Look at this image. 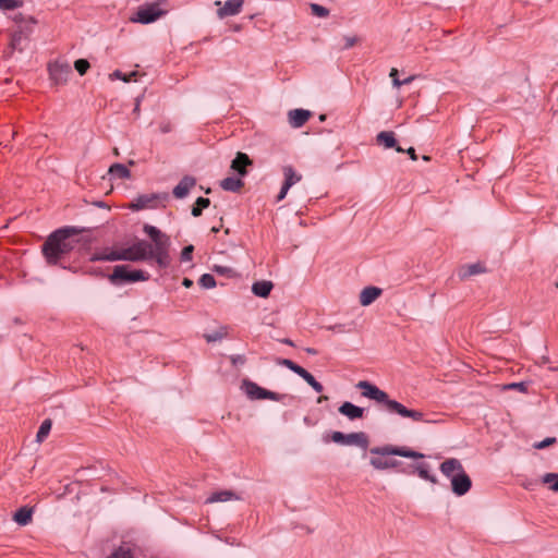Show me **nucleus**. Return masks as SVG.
Masks as SVG:
<instances>
[{
	"label": "nucleus",
	"mask_w": 558,
	"mask_h": 558,
	"mask_svg": "<svg viewBox=\"0 0 558 558\" xmlns=\"http://www.w3.org/2000/svg\"><path fill=\"white\" fill-rule=\"evenodd\" d=\"M311 387L317 391V392H322L323 391V385L320 383H318L317 380H315V383H312Z\"/></svg>",
	"instance_id": "09e8293b"
},
{
	"label": "nucleus",
	"mask_w": 558,
	"mask_h": 558,
	"mask_svg": "<svg viewBox=\"0 0 558 558\" xmlns=\"http://www.w3.org/2000/svg\"><path fill=\"white\" fill-rule=\"evenodd\" d=\"M182 283L184 287L190 288V287H192L193 281L189 278H184Z\"/></svg>",
	"instance_id": "3c124183"
},
{
	"label": "nucleus",
	"mask_w": 558,
	"mask_h": 558,
	"mask_svg": "<svg viewBox=\"0 0 558 558\" xmlns=\"http://www.w3.org/2000/svg\"><path fill=\"white\" fill-rule=\"evenodd\" d=\"M108 558H134L133 550L128 546L116 549Z\"/></svg>",
	"instance_id": "c85d7f7f"
},
{
	"label": "nucleus",
	"mask_w": 558,
	"mask_h": 558,
	"mask_svg": "<svg viewBox=\"0 0 558 558\" xmlns=\"http://www.w3.org/2000/svg\"><path fill=\"white\" fill-rule=\"evenodd\" d=\"M196 184V181L192 177H184L179 184L173 189V195L177 198L185 197L191 189H193Z\"/></svg>",
	"instance_id": "2eb2a0df"
},
{
	"label": "nucleus",
	"mask_w": 558,
	"mask_h": 558,
	"mask_svg": "<svg viewBox=\"0 0 558 558\" xmlns=\"http://www.w3.org/2000/svg\"><path fill=\"white\" fill-rule=\"evenodd\" d=\"M413 77H408L404 81H401L402 85L411 83Z\"/></svg>",
	"instance_id": "864d4df0"
},
{
	"label": "nucleus",
	"mask_w": 558,
	"mask_h": 558,
	"mask_svg": "<svg viewBox=\"0 0 558 558\" xmlns=\"http://www.w3.org/2000/svg\"><path fill=\"white\" fill-rule=\"evenodd\" d=\"M283 342L289 344V345H293V342L291 340H289V339H286Z\"/></svg>",
	"instance_id": "6e6d98bb"
},
{
	"label": "nucleus",
	"mask_w": 558,
	"mask_h": 558,
	"mask_svg": "<svg viewBox=\"0 0 558 558\" xmlns=\"http://www.w3.org/2000/svg\"><path fill=\"white\" fill-rule=\"evenodd\" d=\"M505 389H515V390H519L521 392H525L526 391V385L524 383H512V384H509V385L505 386Z\"/></svg>",
	"instance_id": "37998d69"
},
{
	"label": "nucleus",
	"mask_w": 558,
	"mask_h": 558,
	"mask_svg": "<svg viewBox=\"0 0 558 558\" xmlns=\"http://www.w3.org/2000/svg\"><path fill=\"white\" fill-rule=\"evenodd\" d=\"M339 412L347 416L349 420H356L363 417L364 410L351 402H343L340 408Z\"/></svg>",
	"instance_id": "f3484780"
},
{
	"label": "nucleus",
	"mask_w": 558,
	"mask_h": 558,
	"mask_svg": "<svg viewBox=\"0 0 558 558\" xmlns=\"http://www.w3.org/2000/svg\"><path fill=\"white\" fill-rule=\"evenodd\" d=\"M279 363L281 365L288 367L289 369H291L295 374H299V372L302 369V366L295 364L294 362H292L291 360H288V359H283Z\"/></svg>",
	"instance_id": "e433bc0d"
},
{
	"label": "nucleus",
	"mask_w": 558,
	"mask_h": 558,
	"mask_svg": "<svg viewBox=\"0 0 558 558\" xmlns=\"http://www.w3.org/2000/svg\"><path fill=\"white\" fill-rule=\"evenodd\" d=\"M251 165L248 156L244 153H238L233 159L231 168L236 171L240 175L246 174V167Z\"/></svg>",
	"instance_id": "6ab92c4d"
},
{
	"label": "nucleus",
	"mask_w": 558,
	"mask_h": 558,
	"mask_svg": "<svg viewBox=\"0 0 558 558\" xmlns=\"http://www.w3.org/2000/svg\"><path fill=\"white\" fill-rule=\"evenodd\" d=\"M300 377H302L310 386L312 385V383H315V378L314 376L308 373L305 368L302 367V369L299 372L298 374Z\"/></svg>",
	"instance_id": "a19ab883"
},
{
	"label": "nucleus",
	"mask_w": 558,
	"mask_h": 558,
	"mask_svg": "<svg viewBox=\"0 0 558 558\" xmlns=\"http://www.w3.org/2000/svg\"><path fill=\"white\" fill-rule=\"evenodd\" d=\"M194 246L187 245L181 252V262H191L193 258Z\"/></svg>",
	"instance_id": "c9c22d12"
},
{
	"label": "nucleus",
	"mask_w": 558,
	"mask_h": 558,
	"mask_svg": "<svg viewBox=\"0 0 558 558\" xmlns=\"http://www.w3.org/2000/svg\"><path fill=\"white\" fill-rule=\"evenodd\" d=\"M441 473L452 481V478H457L460 476V473L464 471L461 462L457 459H447L440 464Z\"/></svg>",
	"instance_id": "9b49d317"
},
{
	"label": "nucleus",
	"mask_w": 558,
	"mask_h": 558,
	"mask_svg": "<svg viewBox=\"0 0 558 558\" xmlns=\"http://www.w3.org/2000/svg\"><path fill=\"white\" fill-rule=\"evenodd\" d=\"M300 377H302L310 386L312 385V383H315V378L314 376L308 373L305 368L302 367V369L299 372L298 374Z\"/></svg>",
	"instance_id": "79ce46f5"
},
{
	"label": "nucleus",
	"mask_w": 558,
	"mask_h": 558,
	"mask_svg": "<svg viewBox=\"0 0 558 558\" xmlns=\"http://www.w3.org/2000/svg\"><path fill=\"white\" fill-rule=\"evenodd\" d=\"M279 363L281 365L288 367L289 369H291L295 374H299V372L302 369V366L295 364L294 362H292L291 360H288V359H283Z\"/></svg>",
	"instance_id": "4c0bfd02"
},
{
	"label": "nucleus",
	"mask_w": 558,
	"mask_h": 558,
	"mask_svg": "<svg viewBox=\"0 0 558 558\" xmlns=\"http://www.w3.org/2000/svg\"><path fill=\"white\" fill-rule=\"evenodd\" d=\"M311 10L313 14L325 17L328 15V10L319 4H311Z\"/></svg>",
	"instance_id": "58836bf2"
},
{
	"label": "nucleus",
	"mask_w": 558,
	"mask_h": 558,
	"mask_svg": "<svg viewBox=\"0 0 558 558\" xmlns=\"http://www.w3.org/2000/svg\"><path fill=\"white\" fill-rule=\"evenodd\" d=\"M356 387L362 391L363 397L372 399L378 403H384L385 409L390 413H396L401 417L411 418L414 422L436 423L434 420L426 418L422 411L408 409L402 403L390 399L384 390H380L377 386L368 381H359Z\"/></svg>",
	"instance_id": "f03ea898"
},
{
	"label": "nucleus",
	"mask_w": 558,
	"mask_h": 558,
	"mask_svg": "<svg viewBox=\"0 0 558 558\" xmlns=\"http://www.w3.org/2000/svg\"><path fill=\"white\" fill-rule=\"evenodd\" d=\"M484 271V268L480 264H473L466 267L464 276L477 275Z\"/></svg>",
	"instance_id": "ea45409f"
},
{
	"label": "nucleus",
	"mask_w": 558,
	"mask_h": 558,
	"mask_svg": "<svg viewBox=\"0 0 558 558\" xmlns=\"http://www.w3.org/2000/svg\"><path fill=\"white\" fill-rule=\"evenodd\" d=\"M283 175H284V182L282 184L281 191L279 195L277 196V201H282L289 189L301 181L302 175L298 173L291 166H286L282 169Z\"/></svg>",
	"instance_id": "6e6552de"
},
{
	"label": "nucleus",
	"mask_w": 558,
	"mask_h": 558,
	"mask_svg": "<svg viewBox=\"0 0 558 558\" xmlns=\"http://www.w3.org/2000/svg\"><path fill=\"white\" fill-rule=\"evenodd\" d=\"M199 284L205 289H211L216 287V280L211 275L205 274L199 278Z\"/></svg>",
	"instance_id": "72a5a7b5"
},
{
	"label": "nucleus",
	"mask_w": 558,
	"mask_h": 558,
	"mask_svg": "<svg viewBox=\"0 0 558 558\" xmlns=\"http://www.w3.org/2000/svg\"><path fill=\"white\" fill-rule=\"evenodd\" d=\"M555 441H556V438H554V437H549V438L544 439V440H543V441H541V442L535 444V446H534V447H535L536 449H544V448H546V447H548V446L553 445Z\"/></svg>",
	"instance_id": "c03bdc74"
},
{
	"label": "nucleus",
	"mask_w": 558,
	"mask_h": 558,
	"mask_svg": "<svg viewBox=\"0 0 558 558\" xmlns=\"http://www.w3.org/2000/svg\"><path fill=\"white\" fill-rule=\"evenodd\" d=\"M169 130H170L169 125L163 126V129H162L163 132H168Z\"/></svg>",
	"instance_id": "4d7b16f0"
},
{
	"label": "nucleus",
	"mask_w": 558,
	"mask_h": 558,
	"mask_svg": "<svg viewBox=\"0 0 558 558\" xmlns=\"http://www.w3.org/2000/svg\"><path fill=\"white\" fill-rule=\"evenodd\" d=\"M109 174L119 179H129L130 170L122 163H114L109 168Z\"/></svg>",
	"instance_id": "b1692460"
},
{
	"label": "nucleus",
	"mask_w": 558,
	"mask_h": 558,
	"mask_svg": "<svg viewBox=\"0 0 558 558\" xmlns=\"http://www.w3.org/2000/svg\"><path fill=\"white\" fill-rule=\"evenodd\" d=\"M220 186L225 191L238 192L243 186V181L238 178L229 177L221 181Z\"/></svg>",
	"instance_id": "4be33fe9"
},
{
	"label": "nucleus",
	"mask_w": 558,
	"mask_h": 558,
	"mask_svg": "<svg viewBox=\"0 0 558 558\" xmlns=\"http://www.w3.org/2000/svg\"><path fill=\"white\" fill-rule=\"evenodd\" d=\"M137 72H131L130 74H124L119 70H116L113 73L109 75L110 80H121L123 82H130L132 78L136 77Z\"/></svg>",
	"instance_id": "2f4dec72"
},
{
	"label": "nucleus",
	"mask_w": 558,
	"mask_h": 558,
	"mask_svg": "<svg viewBox=\"0 0 558 558\" xmlns=\"http://www.w3.org/2000/svg\"><path fill=\"white\" fill-rule=\"evenodd\" d=\"M319 119H320L322 121H324V120H325V116H324V114H323V116H320V118H319Z\"/></svg>",
	"instance_id": "13d9d810"
},
{
	"label": "nucleus",
	"mask_w": 558,
	"mask_h": 558,
	"mask_svg": "<svg viewBox=\"0 0 558 558\" xmlns=\"http://www.w3.org/2000/svg\"><path fill=\"white\" fill-rule=\"evenodd\" d=\"M330 440L341 445H357L365 447L367 439L364 433L343 434L341 432H332Z\"/></svg>",
	"instance_id": "423d86ee"
},
{
	"label": "nucleus",
	"mask_w": 558,
	"mask_h": 558,
	"mask_svg": "<svg viewBox=\"0 0 558 558\" xmlns=\"http://www.w3.org/2000/svg\"><path fill=\"white\" fill-rule=\"evenodd\" d=\"M165 14L157 3H148L138 8L137 12L130 20L134 23H153Z\"/></svg>",
	"instance_id": "39448f33"
},
{
	"label": "nucleus",
	"mask_w": 558,
	"mask_h": 558,
	"mask_svg": "<svg viewBox=\"0 0 558 558\" xmlns=\"http://www.w3.org/2000/svg\"><path fill=\"white\" fill-rule=\"evenodd\" d=\"M210 204V201L205 197H198L192 208V215L194 217H198L202 215L203 209L207 208Z\"/></svg>",
	"instance_id": "cd10ccee"
},
{
	"label": "nucleus",
	"mask_w": 558,
	"mask_h": 558,
	"mask_svg": "<svg viewBox=\"0 0 558 558\" xmlns=\"http://www.w3.org/2000/svg\"><path fill=\"white\" fill-rule=\"evenodd\" d=\"M73 248V240L69 230L61 229L53 232L43 246V253L48 264L56 265Z\"/></svg>",
	"instance_id": "7ed1b4c3"
},
{
	"label": "nucleus",
	"mask_w": 558,
	"mask_h": 558,
	"mask_svg": "<svg viewBox=\"0 0 558 558\" xmlns=\"http://www.w3.org/2000/svg\"><path fill=\"white\" fill-rule=\"evenodd\" d=\"M48 72L50 78L56 84H63L68 81V77L71 73V68L68 63L61 61H54L49 63Z\"/></svg>",
	"instance_id": "0eeeda50"
},
{
	"label": "nucleus",
	"mask_w": 558,
	"mask_h": 558,
	"mask_svg": "<svg viewBox=\"0 0 558 558\" xmlns=\"http://www.w3.org/2000/svg\"><path fill=\"white\" fill-rule=\"evenodd\" d=\"M377 142L379 144H383L386 148L395 147L397 151H399V153L403 151V149L401 147L396 146V138H395V134L392 132H387V131L380 132L377 135Z\"/></svg>",
	"instance_id": "412c9836"
},
{
	"label": "nucleus",
	"mask_w": 558,
	"mask_h": 558,
	"mask_svg": "<svg viewBox=\"0 0 558 558\" xmlns=\"http://www.w3.org/2000/svg\"><path fill=\"white\" fill-rule=\"evenodd\" d=\"M148 278L149 276L147 272L138 269H132L128 265L116 266L112 274L109 276V280L113 284H120L122 282L146 281Z\"/></svg>",
	"instance_id": "20e7f679"
},
{
	"label": "nucleus",
	"mask_w": 558,
	"mask_h": 558,
	"mask_svg": "<svg viewBox=\"0 0 558 558\" xmlns=\"http://www.w3.org/2000/svg\"><path fill=\"white\" fill-rule=\"evenodd\" d=\"M373 453H380V454H393L404 458H412V459H418L422 458L423 454L413 451L411 449L407 448H384V449H373Z\"/></svg>",
	"instance_id": "4468645a"
},
{
	"label": "nucleus",
	"mask_w": 558,
	"mask_h": 558,
	"mask_svg": "<svg viewBox=\"0 0 558 558\" xmlns=\"http://www.w3.org/2000/svg\"><path fill=\"white\" fill-rule=\"evenodd\" d=\"M343 40H344L343 48H351L359 43V38L355 36H347V37H344Z\"/></svg>",
	"instance_id": "a18cd8bd"
},
{
	"label": "nucleus",
	"mask_w": 558,
	"mask_h": 558,
	"mask_svg": "<svg viewBox=\"0 0 558 558\" xmlns=\"http://www.w3.org/2000/svg\"><path fill=\"white\" fill-rule=\"evenodd\" d=\"M418 475L424 480L435 482V480L428 474V471L424 468L418 470Z\"/></svg>",
	"instance_id": "de8ad7c7"
},
{
	"label": "nucleus",
	"mask_w": 558,
	"mask_h": 558,
	"mask_svg": "<svg viewBox=\"0 0 558 558\" xmlns=\"http://www.w3.org/2000/svg\"><path fill=\"white\" fill-rule=\"evenodd\" d=\"M311 117V111L304 109H294L288 113L289 123L294 129L303 126Z\"/></svg>",
	"instance_id": "ddd939ff"
},
{
	"label": "nucleus",
	"mask_w": 558,
	"mask_h": 558,
	"mask_svg": "<svg viewBox=\"0 0 558 558\" xmlns=\"http://www.w3.org/2000/svg\"><path fill=\"white\" fill-rule=\"evenodd\" d=\"M151 202L153 198L148 196H140L129 205V208L133 210H141L147 208Z\"/></svg>",
	"instance_id": "bb28decb"
},
{
	"label": "nucleus",
	"mask_w": 558,
	"mask_h": 558,
	"mask_svg": "<svg viewBox=\"0 0 558 558\" xmlns=\"http://www.w3.org/2000/svg\"><path fill=\"white\" fill-rule=\"evenodd\" d=\"M371 464L378 470L390 469L396 465V463L385 457H374L371 459Z\"/></svg>",
	"instance_id": "393cba45"
},
{
	"label": "nucleus",
	"mask_w": 558,
	"mask_h": 558,
	"mask_svg": "<svg viewBox=\"0 0 558 558\" xmlns=\"http://www.w3.org/2000/svg\"><path fill=\"white\" fill-rule=\"evenodd\" d=\"M213 270L219 275L226 276L228 278L235 277V271L233 268L228 266L215 265Z\"/></svg>",
	"instance_id": "473e14b6"
},
{
	"label": "nucleus",
	"mask_w": 558,
	"mask_h": 558,
	"mask_svg": "<svg viewBox=\"0 0 558 558\" xmlns=\"http://www.w3.org/2000/svg\"><path fill=\"white\" fill-rule=\"evenodd\" d=\"M327 399H328V397H326V396H320V397L318 398L317 402H318V403H322L323 401H325V400H327Z\"/></svg>",
	"instance_id": "5fc2aeb1"
},
{
	"label": "nucleus",
	"mask_w": 558,
	"mask_h": 558,
	"mask_svg": "<svg viewBox=\"0 0 558 558\" xmlns=\"http://www.w3.org/2000/svg\"><path fill=\"white\" fill-rule=\"evenodd\" d=\"M381 294V290L376 287H367L362 290L360 294V303L363 306H368L372 304L379 295Z\"/></svg>",
	"instance_id": "a211bd4d"
},
{
	"label": "nucleus",
	"mask_w": 558,
	"mask_h": 558,
	"mask_svg": "<svg viewBox=\"0 0 558 558\" xmlns=\"http://www.w3.org/2000/svg\"><path fill=\"white\" fill-rule=\"evenodd\" d=\"M241 497L233 490H220L213 493L206 500L207 504L226 502L231 500H240Z\"/></svg>",
	"instance_id": "dca6fc26"
},
{
	"label": "nucleus",
	"mask_w": 558,
	"mask_h": 558,
	"mask_svg": "<svg viewBox=\"0 0 558 558\" xmlns=\"http://www.w3.org/2000/svg\"><path fill=\"white\" fill-rule=\"evenodd\" d=\"M51 421L50 420H45L39 429H38V433H37V440L39 442H41L50 433V429H51Z\"/></svg>",
	"instance_id": "c756f323"
},
{
	"label": "nucleus",
	"mask_w": 558,
	"mask_h": 558,
	"mask_svg": "<svg viewBox=\"0 0 558 558\" xmlns=\"http://www.w3.org/2000/svg\"><path fill=\"white\" fill-rule=\"evenodd\" d=\"M305 351L308 353V354H317V351L313 348H307L305 349Z\"/></svg>",
	"instance_id": "603ef678"
},
{
	"label": "nucleus",
	"mask_w": 558,
	"mask_h": 558,
	"mask_svg": "<svg viewBox=\"0 0 558 558\" xmlns=\"http://www.w3.org/2000/svg\"><path fill=\"white\" fill-rule=\"evenodd\" d=\"M542 483L548 485V488L558 493V473H546L542 477Z\"/></svg>",
	"instance_id": "a878e982"
},
{
	"label": "nucleus",
	"mask_w": 558,
	"mask_h": 558,
	"mask_svg": "<svg viewBox=\"0 0 558 558\" xmlns=\"http://www.w3.org/2000/svg\"><path fill=\"white\" fill-rule=\"evenodd\" d=\"M74 68L81 75H84L89 69V62L86 59H78L74 62Z\"/></svg>",
	"instance_id": "f704fd0d"
},
{
	"label": "nucleus",
	"mask_w": 558,
	"mask_h": 558,
	"mask_svg": "<svg viewBox=\"0 0 558 558\" xmlns=\"http://www.w3.org/2000/svg\"><path fill=\"white\" fill-rule=\"evenodd\" d=\"M244 0H228L223 4L221 1H216L215 4L219 7L218 16L220 19L238 14L243 5Z\"/></svg>",
	"instance_id": "9d476101"
},
{
	"label": "nucleus",
	"mask_w": 558,
	"mask_h": 558,
	"mask_svg": "<svg viewBox=\"0 0 558 558\" xmlns=\"http://www.w3.org/2000/svg\"><path fill=\"white\" fill-rule=\"evenodd\" d=\"M243 388L247 397L253 400L276 399V395L274 392L259 387L257 384L253 381L245 380L243 383Z\"/></svg>",
	"instance_id": "1a4fd4ad"
},
{
	"label": "nucleus",
	"mask_w": 558,
	"mask_h": 558,
	"mask_svg": "<svg viewBox=\"0 0 558 558\" xmlns=\"http://www.w3.org/2000/svg\"><path fill=\"white\" fill-rule=\"evenodd\" d=\"M471 486H472L471 478L465 473V471L461 472L460 476H458L457 478H452V481H451L452 492L457 496L465 495L470 490Z\"/></svg>",
	"instance_id": "f8f14e48"
},
{
	"label": "nucleus",
	"mask_w": 558,
	"mask_h": 558,
	"mask_svg": "<svg viewBox=\"0 0 558 558\" xmlns=\"http://www.w3.org/2000/svg\"><path fill=\"white\" fill-rule=\"evenodd\" d=\"M272 288H274V284L271 281H268V280L256 281L252 286V292L256 296L267 298L270 294Z\"/></svg>",
	"instance_id": "aec40b11"
},
{
	"label": "nucleus",
	"mask_w": 558,
	"mask_h": 558,
	"mask_svg": "<svg viewBox=\"0 0 558 558\" xmlns=\"http://www.w3.org/2000/svg\"><path fill=\"white\" fill-rule=\"evenodd\" d=\"M32 514L33 512L29 508L23 507L14 513L13 519L20 525H26L32 521Z\"/></svg>",
	"instance_id": "5701e85b"
},
{
	"label": "nucleus",
	"mask_w": 558,
	"mask_h": 558,
	"mask_svg": "<svg viewBox=\"0 0 558 558\" xmlns=\"http://www.w3.org/2000/svg\"><path fill=\"white\" fill-rule=\"evenodd\" d=\"M407 153L409 154L410 158L412 160H416L417 159V156H416V153H415V149L413 147H410Z\"/></svg>",
	"instance_id": "8fccbe9b"
},
{
	"label": "nucleus",
	"mask_w": 558,
	"mask_h": 558,
	"mask_svg": "<svg viewBox=\"0 0 558 558\" xmlns=\"http://www.w3.org/2000/svg\"><path fill=\"white\" fill-rule=\"evenodd\" d=\"M144 232L150 238L154 245L142 240L126 247L118 245L105 247L93 254L90 259L94 262H138L153 258L160 268H167L171 262L169 254L170 238L150 225L144 226Z\"/></svg>",
	"instance_id": "f257e3e1"
},
{
	"label": "nucleus",
	"mask_w": 558,
	"mask_h": 558,
	"mask_svg": "<svg viewBox=\"0 0 558 558\" xmlns=\"http://www.w3.org/2000/svg\"><path fill=\"white\" fill-rule=\"evenodd\" d=\"M24 0H0V10L8 11L21 8Z\"/></svg>",
	"instance_id": "7c9ffc66"
},
{
	"label": "nucleus",
	"mask_w": 558,
	"mask_h": 558,
	"mask_svg": "<svg viewBox=\"0 0 558 558\" xmlns=\"http://www.w3.org/2000/svg\"><path fill=\"white\" fill-rule=\"evenodd\" d=\"M390 77L392 78V83H393V86L399 88L402 83L401 81L398 78V70L397 69H391L390 71Z\"/></svg>",
	"instance_id": "49530a36"
}]
</instances>
